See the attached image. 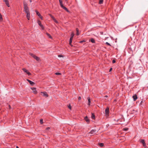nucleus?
<instances>
[{"instance_id":"obj_1","label":"nucleus","mask_w":148,"mask_h":148,"mask_svg":"<svg viewBox=\"0 0 148 148\" xmlns=\"http://www.w3.org/2000/svg\"><path fill=\"white\" fill-rule=\"evenodd\" d=\"M23 5L24 8V11L27 14V18L28 20H29L30 18V12L29 8L28 7V4L25 1H23Z\"/></svg>"},{"instance_id":"obj_2","label":"nucleus","mask_w":148,"mask_h":148,"mask_svg":"<svg viewBox=\"0 0 148 148\" xmlns=\"http://www.w3.org/2000/svg\"><path fill=\"white\" fill-rule=\"evenodd\" d=\"M109 108L108 107H107L105 109V112L106 115V116H108L109 115Z\"/></svg>"},{"instance_id":"obj_3","label":"nucleus","mask_w":148,"mask_h":148,"mask_svg":"<svg viewBox=\"0 0 148 148\" xmlns=\"http://www.w3.org/2000/svg\"><path fill=\"white\" fill-rule=\"evenodd\" d=\"M22 70L24 71V72L26 73L28 75H31V73L29 72L25 68L22 69Z\"/></svg>"},{"instance_id":"obj_4","label":"nucleus","mask_w":148,"mask_h":148,"mask_svg":"<svg viewBox=\"0 0 148 148\" xmlns=\"http://www.w3.org/2000/svg\"><path fill=\"white\" fill-rule=\"evenodd\" d=\"M140 143L143 144V146L145 148L147 147L146 143L144 139H141L140 140Z\"/></svg>"},{"instance_id":"obj_5","label":"nucleus","mask_w":148,"mask_h":148,"mask_svg":"<svg viewBox=\"0 0 148 148\" xmlns=\"http://www.w3.org/2000/svg\"><path fill=\"white\" fill-rule=\"evenodd\" d=\"M38 23L39 26L41 27V28L43 30L44 29V27L41 24V22L40 21H38Z\"/></svg>"},{"instance_id":"obj_6","label":"nucleus","mask_w":148,"mask_h":148,"mask_svg":"<svg viewBox=\"0 0 148 148\" xmlns=\"http://www.w3.org/2000/svg\"><path fill=\"white\" fill-rule=\"evenodd\" d=\"M31 89L33 91V93L35 94L37 93V91L36 90V88H31Z\"/></svg>"},{"instance_id":"obj_7","label":"nucleus","mask_w":148,"mask_h":148,"mask_svg":"<svg viewBox=\"0 0 148 148\" xmlns=\"http://www.w3.org/2000/svg\"><path fill=\"white\" fill-rule=\"evenodd\" d=\"M41 93L42 94V95L44 97H48V95L46 92H41Z\"/></svg>"},{"instance_id":"obj_8","label":"nucleus","mask_w":148,"mask_h":148,"mask_svg":"<svg viewBox=\"0 0 148 148\" xmlns=\"http://www.w3.org/2000/svg\"><path fill=\"white\" fill-rule=\"evenodd\" d=\"M3 1L5 3L6 5L8 7L10 6L9 4V3L8 1V0H3Z\"/></svg>"},{"instance_id":"obj_9","label":"nucleus","mask_w":148,"mask_h":148,"mask_svg":"<svg viewBox=\"0 0 148 148\" xmlns=\"http://www.w3.org/2000/svg\"><path fill=\"white\" fill-rule=\"evenodd\" d=\"M36 13L37 15L41 19H42V16L40 13L39 12H38L37 11H36Z\"/></svg>"},{"instance_id":"obj_10","label":"nucleus","mask_w":148,"mask_h":148,"mask_svg":"<svg viewBox=\"0 0 148 148\" xmlns=\"http://www.w3.org/2000/svg\"><path fill=\"white\" fill-rule=\"evenodd\" d=\"M96 130H92L89 133L90 134H92V135L95 134V132H96Z\"/></svg>"},{"instance_id":"obj_11","label":"nucleus","mask_w":148,"mask_h":148,"mask_svg":"<svg viewBox=\"0 0 148 148\" xmlns=\"http://www.w3.org/2000/svg\"><path fill=\"white\" fill-rule=\"evenodd\" d=\"M27 81L32 86H33V85H34V82H33L32 81H30V80H29L28 79H27Z\"/></svg>"},{"instance_id":"obj_12","label":"nucleus","mask_w":148,"mask_h":148,"mask_svg":"<svg viewBox=\"0 0 148 148\" xmlns=\"http://www.w3.org/2000/svg\"><path fill=\"white\" fill-rule=\"evenodd\" d=\"M84 119L85 120V121L88 123L89 122V120L88 119V117L87 116H86L84 118Z\"/></svg>"},{"instance_id":"obj_13","label":"nucleus","mask_w":148,"mask_h":148,"mask_svg":"<svg viewBox=\"0 0 148 148\" xmlns=\"http://www.w3.org/2000/svg\"><path fill=\"white\" fill-rule=\"evenodd\" d=\"M62 8H63V9H64L67 12H69V10H68V9H67V8L66 7H65L63 5V6H62L61 7Z\"/></svg>"},{"instance_id":"obj_14","label":"nucleus","mask_w":148,"mask_h":148,"mask_svg":"<svg viewBox=\"0 0 148 148\" xmlns=\"http://www.w3.org/2000/svg\"><path fill=\"white\" fill-rule=\"evenodd\" d=\"M132 97L133 98L134 101H135L137 99V97L136 95H135L132 96Z\"/></svg>"},{"instance_id":"obj_15","label":"nucleus","mask_w":148,"mask_h":148,"mask_svg":"<svg viewBox=\"0 0 148 148\" xmlns=\"http://www.w3.org/2000/svg\"><path fill=\"white\" fill-rule=\"evenodd\" d=\"M87 99L88 101V106L90 105V97H88L87 98Z\"/></svg>"},{"instance_id":"obj_16","label":"nucleus","mask_w":148,"mask_h":148,"mask_svg":"<svg viewBox=\"0 0 148 148\" xmlns=\"http://www.w3.org/2000/svg\"><path fill=\"white\" fill-rule=\"evenodd\" d=\"M90 41L92 43H95V40L93 38H91L90 40Z\"/></svg>"},{"instance_id":"obj_17","label":"nucleus","mask_w":148,"mask_h":148,"mask_svg":"<svg viewBox=\"0 0 148 148\" xmlns=\"http://www.w3.org/2000/svg\"><path fill=\"white\" fill-rule=\"evenodd\" d=\"M61 6H62L63 5L62 1V0H59Z\"/></svg>"},{"instance_id":"obj_18","label":"nucleus","mask_w":148,"mask_h":148,"mask_svg":"<svg viewBox=\"0 0 148 148\" xmlns=\"http://www.w3.org/2000/svg\"><path fill=\"white\" fill-rule=\"evenodd\" d=\"M34 58L37 61H39L40 60V58L36 56Z\"/></svg>"},{"instance_id":"obj_19","label":"nucleus","mask_w":148,"mask_h":148,"mask_svg":"<svg viewBox=\"0 0 148 148\" xmlns=\"http://www.w3.org/2000/svg\"><path fill=\"white\" fill-rule=\"evenodd\" d=\"M91 117L93 119H95V115L94 113H92V116H91Z\"/></svg>"},{"instance_id":"obj_20","label":"nucleus","mask_w":148,"mask_h":148,"mask_svg":"<svg viewBox=\"0 0 148 148\" xmlns=\"http://www.w3.org/2000/svg\"><path fill=\"white\" fill-rule=\"evenodd\" d=\"M76 30L77 31V34H76L77 35H79V29L78 28H76Z\"/></svg>"},{"instance_id":"obj_21","label":"nucleus","mask_w":148,"mask_h":148,"mask_svg":"<svg viewBox=\"0 0 148 148\" xmlns=\"http://www.w3.org/2000/svg\"><path fill=\"white\" fill-rule=\"evenodd\" d=\"M72 39H72L71 38H70L69 43V45H71V43L72 42Z\"/></svg>"},{"instance_id":"obj_22","label":"nucleus","mask_w":148,"mask_h":148,"mask_svg":"<svg viewBox=\"0 0 148 148\" xmlns=\"http://www.w3.org/2000/svg\"><path fill=\"white\" fill-rule=\"evenodd\" d=\"M49 15L52 19L53 20L55 18L53 16H52L51 14H49Z\"/></svg>"},{"instance_id":"obj_23","label":"nucleus","mask_w":148,"mask_h":148,"mask_svg":"<svg viewBox=\"0 0 148 148\" xmlns=\"http://www.w3.org/2000/svg\"><path fill=\"white\" fill-rule=\"evenodd\" d=\"M74 36V34L73 33H72L71 35V38H73Z\"/></svg>"},{"instance_id":"obj_24","label":"nucleus","mask_w":148,"mask_h":148,"mask_svg":"<svg viewBox=\"0 0 148 148\" xmlns=\"http://www.w3.org/2000/svg\"><path fill=\"white\" fill-rule=\"evenodd\" d=\"M46 34H47V35L48 36V37L49 38H52V37H51V35L49 34L48 33H47Z\"/></svg>"},{"instance_id":"obj_25","label":"nucleus","mask_w":148,"mask_h":148,"mask_svg":"<svg viewBox=\"0 0 148 148\" xmlns=\"http://www.w3.org/2000/svg\"><path fill=\"white\" fill-rule=\"evenodd\" d=\"M99 145L101 147H102L103 146V144L102 143H99Z\"/></svg>"},{"instance_id":"obj_26","label":"nucleus","mask_w":148,"mask_h":148,"mask_svg":"<svg viewBox=\"0 0 148 148\" xmlns=\"http://www.w3.org/2000/svg\"><path fill=\"white\" fill-rule=\"evenodd\" d=\"M30 54L34 58L36 56L34 54L32 53H30Z\"/></svg>"},{"instance_id":"obj_27","label":"nucleus","mask_w":148,"mask_h":148,"mask_svg":"<svg viewBox=\"0 0 148 148\" xmlns=\"http://www.w3.org/2000/svg\"><path fill=\"white\" fill-rule=\"evenodd\" d=\"M103 2V0H99V4H101Z\"/></svg>"},{"instance_id":"obj_28","label":"nucleus","mask_w":148,"mask_h":148,"mask_svg":"<svg viewBox=\"0 0 148 148\" xmlns=\"http://www.w3.org/2000/svg\"><path fill=\"white\" fill-rule=\"evenodd\" d=\"M40 123L41 124H42L43 123V119H41L40 120Z\"/></svg>"},{"instance_id":"obj_29","label":"nucleus","mask_w":148,"mask_h":148,"mask_svg":"<svg viewBox=\"0 0 148 148\" xmlns=\"http://www.w3.org/2000/svg\"><path fill=\"white\" fill-rule=\"evenodd\" d=\"M53 21L56 23H58V21L56 20V19L55 18L53 20Z\"/></svg>"},{"instance_id":"obj_30","label":"nucleus","mask_w":148,"mask_h":148,"mask_svg":"<svg viewBox=\"0 0 148 148\" xmlns=\"http://www.w3.org/2000/svg\"><path fill=\"white\" fill-rule=\"evenodd\" d=\"M106 44L107 45H109L110 46H111V45H110V44L107 42L106 43Z\"/></svg>"},{"instance_id":"obj_31","label":"nucleus","mask_w":148,"mask_h":148,"mask_svg":"<svg viewBox=\"0 0 148 148\" xmlns=\"http://www.w3.org/2000/svg\"><path fill=\"white\" fill-rule=\"evenodd\" d=\"M56 74L58 75H60L61 73H56Z\"/></svg>"},{"instance_id":"obj_32","label":"nucleus","mask_w":148,"mask_h":148,"mask_svg":"<svg viewBox=\"0 0 148 148\" xmlns=\"http://www.w3.org/2000/svg\"><path fill=\"white\" fill-rule=\"evenodd\" d=\"M124 130H125V131H127L128 130V128H124L123 129Z\"/></svg>"},{"instance_id":"obj_33","label":"nucleus","mask_w":148,"mask_h":148,"mask_svg":"<svg viewBox=\"0 0 148 148\" xmlns=\"http://www.w3.org/2000/svg\"><path fill=\"white\" fill-rule=\"evenodd\" d=\"M116 62V61L115 60H113L112 61V62L113 63H114Z\"/></svg>"},{"instance_id":"obj_34","label":"nucleus","mask_w":148,"mask_h":148,"mask_svg":"<svg viewBox=\"0 0 148 148\" xmlns=\"http://www.w3.org/2000/svg\"><path fill=\"white\" fill-rule=\"evenodd\" d=\"M85 42V40H82V41H80L79 43H82V42Z\"/></svg>"},{"instance_id":"obj_35","label":"nucleus","mask_w":148,"mask_h":148,"mask_svg":"<svg viewBox=\"0 0 148 148\" xmlns=\"http://www.w3.org/2000/svg\"><path fill=\"white\" fill-rule=\"evenodd\" d=\"M78 99L79 100H81V97H78Z\"/></svg>"},{"instance_id":"obj_36","label":"nucleus","mask_w":148,"mask_h":148,"mask_svg":"<svg viewBox=\"0 0 148 148\" xmlns=\"http://www.w3.org/2000/svg\"><path fill=\"white\" fill-rule=\"evenodd\" d=\"M68 107L70 109H71V107L70 106V105H69V106H68Z\"/></svg>"},{"instance_id":"obj_37","label":"nucleus","mask_w":148,"mask_h":148,"mask_svg":"<svg viewBox=\"0 0 148 148\" xmlns=\"http://www.w3.org/2000/svg\"><path fill=\"white\" fill-rule=\"evenodd\" d=\"M50 129V128L49 127H48L46 128V130H49Z\"/></svg>"},{"instance_id":"obj_38","label":"nucleus","mask_w":148,"mask_h":148,"mask_svg":"<svg viewBox=\"0 0 148 148\" xmlns=\"http://www.w3.org/2000/svg\"><path fill=\"white\" fill-rule=\"evenodd\" d=\"M112 70V68H111L110 69V70H109V71L110 72Z\"/></svg>"},{"instance_id":"obj_39","label":"nucleus","mask_w":148,"mask_h":148,"mask_svg":"<svg viewBox=\"0 0 148 148\" xmlns=\"http://www.w3.org/2000/svg\"><path fill=\"white\" fill-rule=\"evenodd\" d=\"M29 1H30V3H31L32 2V0H29Z\"/></svg>"},{"instance_id":"obj_40","label":"nucleus","mask_w":148,"mask_h":148,"mask_svg":"<svg viewBox=\"0 0 148 148\" xmlns=\"http://www.w3.org/2000/svg\"><path fill=\"white\" fill-rule=\"evenodd\" d=\"M108 97V96H107V95H106V96H105V97H106V98L107 97Z\"/></svg>"},{"instance_id":"obj_41","label":"nucleus","mask_w":148,"mask_h":148,"mask_svg":"<svg viewBox=\"0 0 148 148\" xmlns=\"http://www.w3.org/2000/svg\"><path fill=\"white\" fill-rule=\"evenodd\" d=\"M16 148H19V147L18 146H16Z\"/></svg>"},{"instance_id":"obj_42","label":"nucleus","mask_w":148,"mask_h":148,"mask_svg":"<svg viewBox=\"0 0 148 148\" xmlns=\"http://www.w3.org/2000/svg\"><path fill=\"white\" fill-rule=\"evenodd\" d=\"M142 102H143V101H141V103H142Z\"/></svg>"},{"instance_id":"obj_43","label":"nucleus","mask_w":148,"mask_h":148,"mask_svg":"<svg viewBox=\"0 0 148 148\" xmlns=\"http://www.w3.org/2000/svg\"><path fill=\"white\" fill-rule=\"evenodd\" d=\"M65 1H67V0H65Z\"/></svg>"}]
</instances>
